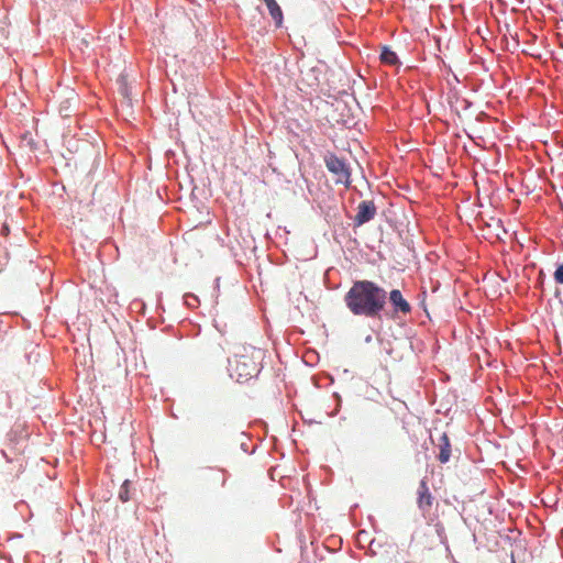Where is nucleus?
<instances>
[{"mask_svg":"<svg viewBox=\"0 0 563 563\" xmlns=\"http://www.w3.org/2000/svg\"><path fill=\"white\" fill-rule=\"evenodd\" d=\"M387 292L371 280H356L344 296L347 309L354 316L375 318L384 310Z\"/></svg>","mask_w":563,"mask_h":563,"instance_id":"nucleus-1","label":"nucleus"},{"mask_svg":"<svg viewBox=\"0 0 563 563\" xmlns=\"http://www.w3.org/2000/svg\"><path fill=\"white\" fill-rule=\"evenodd\" d=\"M264 351L252 345L236 347L233 358L230 360V373L238 382L256 376L262 367Z\"/></svg>","mask_w":563,"mask_h":563,"instance_id":"nucleus-2","label":"nucleus"},{"mask_svg":"<svg viewBox=\"0 0 563 563\" xmlns=\"http://www.w3.org/2000/svg\"><path fill=\"white\" fill-rule=\"evenodd\" d=\"M324 163L328 170L334 175L336 184H343L346 187L351 185V170L342 158L329 153L324 156Z\"/></svg>","mask_w":563,"mask_h":563,"instance_id":"nucleus-3","label":"nucleus"},{"mask_svg":"<svg viewBox=\"0 0 563 563\" xmlns=\"http://www.w3.org/2000/svg\"><path fill=\"white\" fill-rule=\"evenodd\" d=\"M376 216V207L372 200H364L358 203L356 214L353 218L354 224L361 227Z\"/></svg>","mask_w":563,"mask_h":563,"instance_id":"nucleus-4","label":"nucleus"},{"mask_svg":"<svg viewBox=\"0 0 563 563\" xmlns=\"http://www.w3.org/2000/svg\"><path fill=\"white\" fill-rule=\"evenodd\" d=\"M417 494H418V498H417L418 507L422 511H429L432 506L433 497H432L430 489L428 487V484L424 479H422L420 482Z\"/></svg>","mask_w":563,"mask_h":563,"instance_id":"nucleus-5","label":"nucleus"},{"mask_svg":"<svg viewBox=\"0 0 563 563\" xmlns=\"http://www.w3.org/2000/svg\"><path fill=\"white\" fill-rule=\"evenodd\" d=\"M389 300L396 311H400L402 313L410 312L411 307H410L409 302L402 297L400 290L393 289L389 292Z\"/></svg>","mask_w":563,"mask_h":563,"instance_id":"nucleus-6","label":"nucleus"},{"mask_svg":"<svg viewBox=\"0 0 563 563\" xmlns=\"http://www.w3.org/2000/svg\"><path fill=\"white\" fill-rule=\"evenodd\" d=\"M439 455L438 459L441 463H446L451 456V443L446 433H442L439 438Z\"/></svg>","mask_w":563,"mask_h":563,"instance_id":"nucleus-7","label":"nucleus"},{"mask_svg":"<svg viewBox=\"0 0 563 563\" xmlns=\"http://www.w3.org/2000/svg\"><path fill=\"white\" fill-rule=\"evenodd\" d=\"M203 479L214 486H223L225 483V476L221 470H208L203 473Z\"/></svg>","mask_w":563,"mask_h":563,"instance_id":"nucleus-8","label":"nucleus"},{"mask_svg":"<svg viewBox=\"0 0 563 563\" xmlns=\"http://www.w3.org/2000/svg\"><path fill=\"white\" fill-rule=\"evenodd\" d=\"M267 10L272 16V19L275 22V25L277 27L282 26L283 24V12L280 7L278 5V2H266Z\"/></svg>","mask_w":563,"mask_h":563,"instance_id":"nucleus-9","label":"nucleus"},{"mask_svg":"<svg viewBox=\"0 0 563 563\" xmlns=\"http://www.w3.org/2000/svg\"><path fill=\"white\" fill-rule=\"evenodd\" d=\"M380 60L387 65H396L398 63V57L394 51L388 47H384L380 53Z\"/></svg>","mask_w":563,"mask_h":563,"instance_id":"nucleus-10","label":"nucleus"},{"mask_svg":"<svg viewBox=\"0 0 563 563\" xmlns=\"http://www.w3.org/2000/svg\"><path fill=\"white\" fill-rule=\"evenodd\" d=\"M129 486H130V482L129 481H124V483L122 484V486L120 488L119 498L122 501H128L130 499Z\"/></svg>","mask_w":563,"mask_h":563,"instance_id":"nucleus-11","label":"nucleus"},{"mask_svg":"<svg viewBox=\"0 0 563 563\" xmlns=\"http://www.w3.org/2000/svg\"><path fill=\"white\" fill-rule=\"evenodd\" d=\"M554 279L559 284H563V264L559 265L555 269Z\"/></svg>","mask_w":563,"mask_h":563,"instance_id":"nucleus-12","label":"nucleus"},{"mask_svg":"<svg viewBox=\"0 0 563 563\" xmlns=\"http://www.w3.org/2000/svg\"><path fill=\"white\" fill-rule=\"evenodd\" d=\"M511 563H516V561H515L514 556L511 558Z\"/></svg>","mask_w":563,"mask_h":563,"instance_id":"nucleus-13","label":"nucleus"}]
</instances>
